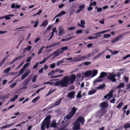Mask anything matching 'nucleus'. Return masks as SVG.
Wrapping results in <instances>:
<instances>
[{"label": "nucleus", "instance_id": "nucleus-16", "mask_svg": "<svg viewBox=\"0 0 130 130\" xmlns=\"http://www.w3.org/2000/svg\"><path fill=\"white\" fill-rule=\"evenodd\" d=\"M79 59L78 60L79 61L84 60L86 59H87V56L84 55L83 56H79Z\"/></svg>", "mask_w": 130, "mask_h": 130}, {"label": "nucleus", "instance_id": "nucleus-32", "mask_svg": "<svg viewBox=\"0 0 130 130\" xmlns=\"http://www.w3.org/2000/svg\"><path fill=\"white\" fill-rule=\"evenodd\" d=\"M98 73V71L96 70H93L92 72V76H95Z\"/></svg>", "mask_w": 130, "mask_h": 130}, {"label": "nucleus", "instance_id": "nucleus-22", "mask_svg": "<svg viewBox=\"0 0 130 130\" xmlns=\"http://www.w3.org/2000/svg\"><path fill=\"white\" fill-rule=\"evenodd\" d=\"M96 91V90L95 89L90 90L88 93V94L89 95L93 94Z\"/></svg>", "mask_w": 130, "mask_h": 130}, {"label": "nucleus", "instance_id": "nucleus-38", "mask_svg": "<svg viewBox=\"0 0 130 130\" xmlns=\"http://www.w3.org/2000/svg\"><path fill=\"white\" fill-rule=\"evenodd\" d=\"M60 44V43L57 42L56 43H53L51 45L52 47L59 45Z\"/></svg>", "mask_w": 130, "mask_h": 130}, {"label": "nucleus", "instance_id": "nucleus-18", "mask_svg": "<svg viewBox=\"0 0 130 130\" xmlns=\"http://www.w3.org/2000/svg\"><path fill=\"white\" fill-rule=\"evenodd\" d=\"M111 30V29H109V30H103V31H99V32H96V33H95L94 35H100V34H103V33H105V32H106L107 31H109L110 30Z\"/></svg>", "mask_w": 130, "mask_h": 130}, {"label": "nucleus", "instance_id": "nucleus-59", "mask_svg": "<svg viewBox=\"0 0 130 130\" xmlns=\"http://www.w3.org/2000/svg\"><path fill=\"white\" fill-rule=\"evenodd\" d=\"M9 95V94H8L7 95L4 96H3L2 97V99H3L4 100H5V99H6L8 97Z\"/></svg>", "mask_w": 130, "mask_h": 130}, {"label": "nucleus", "instance_id": "nucleus-33", "mask_svg": "<svg viewBox=\"0 0 130 130\" xmlns=\"http://www.w3.org/2000/svg\"><path fill=\"white\" fill-rule=\"evenodd\" d=\"M29 78H27L26 79L24 82V85H26L29 82Z\"/></svg>", "mask_w": 130, "mask_h": 130}, {"label": "nucleus", "instance_id": "nucleus-43", "mask_svg": "<svg viewBox=\"0 0 130 130\" xmlns=\"http://www.w3.org/2000/svg\"><path fill=\"white\" fill-rule=\"evenodd\" d=\"M95 54V53H91L88 54L87 55H86L87 56V59L88 58V57H90L92 56L94 54Z\"/></svg>", "mask_w": 130, "mask_h": 130}, {"label": "nucleus", "instance_id": "nucleus-3", "mask_svg": "<svg viewBox=\"0 0 130 130\" xmlns=\"http://www.w3.org/2000/svg\"><path fill=\"white\" fill-rule=\"evenodd\" d=\"M107 75V73L106 72H102L101 73L99 77L97 79L95 80L93 83L94 84L102 81V79H100L101 78H103Z\"/></svg>", "mask_w": 130, "mask_h": 130}, {"label": "nucleus", "instance_id": "nucleus-26", "mask_svg": "<svg viewBox=\"0 0 130 130\" xmlns=\"http://www.w3.org/2000/svg\"><path fill=\"white\" fill-rule=\"evenodd\" d=\"M124 86V84L123 83H120L118 86L117 87V88H119L120 89L121 88H123Z\"/></svg>", "mask_w": 130, "mask_h": 130}, {"label": "nucleus", "instance_id": "nucleus-61", "mask_svg": "<svg viewBox=\"0 0 130 130\" xmlns=\"http://www.w3.org/2000/svg\"><path fill=\"white\" fill-rule=\"evenodd\" d=\"M119 53V51H112V54L113 55H115L118 53Z\"/></svg>", "mask_w": 130, "mask_h": 130}, {"label": "nucleus", "instance_id": "nucleus-17", "mask_svg": "<svg viewBox=\"0 0 130 130\" xmlns=\"http://www.w3.org/2000/svg\"><path fill=\"white\" fill-rule=\"evenodd\" d=\"M62 100L61 98L58 101L56 102L54 104V106H56L59 105L61 103Z\"/></svg>", "mask_w": 130, "mask_h": 130}, {"label": "nucleus", "instance_id": "nucleus-50", "mask_svg": "<svg viewBox=\"0 0 130 130\" xmlns=\"http://www.w3.org/2000/svg\"><path fill=\"white\" fill-rule=\"evenodd\" d=\"M32 58V57L31 56L29 57L26 60V61L27 62H30L31 60V59Z\"/></svg>", "mask_w": 130, "mask_h": 130}, {"label": "nucleus", "instance_id": "nucleus-37", "mask_svg": "<svg viewBox=\"0 0 130 130\" xmlns=\"http://www.w3.org/2000/svg\"><path fill=\"white\" fill-rule=\"evenodd\" d=\"M28 121V120H27L26 121H24V122H22L21 123L19 124H18V125H16L15 126L16 127H17L18 126H19L20 127H22V125H21L22 124H24V123H25L27 121Z\"/></svg>", "mask_w": 130, "mask_h": 130}, {"label": "nucleus", "instance_id": "nucleus-53", "mask_svg": "<svg viewBox=\"0 0 130 130\" xmlns=\"http://www.w3.org/2000/svg\"><path fill=\"white\" fill-rule=\"evenodd\" d=\"M115 99L113 98L112 99H111L110 101V103H115V102L116 101Z\"/></svg>", "mask_w": 130, "mask_h": 130}, {"label": "nucleus", "instance_id": "nucleus-31", "mask_svg": "<svg viewBox=\"0 0 130 130\" xmlns=\"http://www.w3.org/2000/svg\"><path fill=\"white\" fill-rule=\"evenodd\" d=\"M105 87V85L104 84H103L102 85H100L99 87L97 88V89H103Z\"/></svg>", "mask_w": 130, "mask_h": 130}, {"label": "nucleus", "instance_id": "nucleus-39", "mask_svg": "<svg viewBox=\"0 0 130 130\" xmlns=\"http://www.w3.org/2000/svg\"><path fill=\"white\" fill-rule=\"evenodd\" d=\"M31 48L32 47L31 46L28 45L27 46L26 48L24 49V51H25L26 50H28V51H29Z\"/></svg>", "mask_w": 130, "mask_h": 130}, {"label": "nucleus", "instance_id": "nucleus-24", "mask_svg": "<svg viewBox=\"0 0 130 130\" xmlns=\"http://www.w3.org/2000/svg\"><path fill=\"white\" fill-rule=\"evenodd\" d=\"M14 16L13 14H9L5 15V19L6 20L10 19H11L10 17H13Z\"/></svg>", "mask_w": 130, "mask_h": 130}, {"label": "nucleus", "instance_id": "nucleus-34", "mask_svg": "<svg viewBox=\"0 0 130 130\" xmlns=\"http://www.w3.org/2000/svg\"><path fill=\"white\" fill-rule=\"evenodd\" d=\"M123 103L122 102L120 103L117 106V108L118 109L121 108L122 106L123 105Z\"/></svg>", "mask_w": 130, "mask_h": 130}, {"label": "nucleus", "instance_id": "nucleus-1", "mask_svg": "<svg viewBox=\"0 0 130 130\" xmlns=\"http://www.w3.org/2000/svg\"><path fill=\"white\" fill-rule=\"evenodd\" d=\"M51 117L50 115L47 116L41 123V130H45V127L47 129L49 127Z\"/></svg>", "mask_w": 130, "mask_h": 130}, {"label": "nucleus", "instance_id": "nucleus-41", "mask_svg": "<svg viewBox=\"0 0 130 130\" xmlns=\"http://www.w3.org/2000/svg\"><path fill=\"white\" fill-rule=\"evenodd\" d=\"M38 76L37 75H35L34 76L32 79V82H35L36 80V78Z\"/></svg>", "mask_w": 130, "mask_h": 130}, {"label": "nucleus", "instance_id": "nucleus-10", "mask_svg": "<svg viewBox=\"0 0 130 130\" xmlns=\"http://www.w3.org/2000/svg\"><path fill=\"white\" fill-rule=\"evenodd\" d=\"M30 72V70H28L26 71L25 73L22 75L21 77V79L22 80L24 79L28 75Z\"/></svg>", "mask_w": 130, "mask_h": 130}, {"label": "nucleus", "instance_id": "nucleus-2", "mask_svg": "<svg viewBox=\"0 0 130 130\" xmlns=\"http://www.w3.org/2000/svg\"><path fill=\"white\" fill-rule=\"evenodd\" d=\"M77 108L73 107L71 109V111L66 116L67 119H69L72 118L75 113Z\"/></svg>", "mask_w": 130, "mask_h": 130}, {"label": "nucleus", "instance_id": "nucleus-28", "mask_svg": "<svg viewBox=\"0 0 130 130\" xmlns=\"http://www.w3.org/2000/svg\"><path fill=\"white\" fill-rule=\"evenodd\" d=\"M82 91L80 90L78 91L76 95V98H80L82 97V95L81 94Z\"/></svg>", "mask_w": 130, "mask_h": 130}, {"label": "nucleus", "instance_id": "nucleus-11", "mask_svg": "<svg viewBox=\"0 0 130 130\" xmlns=\"http://www.w3.org/2000/svg\"><path fill=\"white\" fill-rule=\"evenodd\" d=\"M59 36H60L64 34V29L62 27H59Z\"/></svg>", "mask_w": 130, "mask_h": 130}, {"label": "nucleus", "instance_id": "nucleus-45", "mask_svg": "<svg viewBox=\"0 0 130 130\" xmlns=\"http://www.w3.org/2000/svg\"><path fill=\"white\" fill-rule=\"evenodd\" d=\"M68 49V48L67 46H63L61 47V49L62 50L65 51L67 50Z\"/></svg>", "mask_w": 130, "mask_h": 130}, {"label": "nucleus", "instance_id": "nucleus-58", "mask_svg": "<svg viewBox=\"0 0 130 130\" xmlns=\"http://www.w3.org/2000/svg\"><path fill=\"white\" fill-rule=\"evenodd\" d=\"M52 26L51 25H49L47 27V29H46V30L47 31H48L50 30L52 28Z\"/></svg>", "mask_w": 130, "mask_h": 130}, {"label": "nucleus", "instance_id": "nucleus-51", "mask_svg": "<svg viewBox=\"0 0 130 130\" xmlns=\"http://www.w3.org/2000/svg\"><path fill=\"white\" fill-rule=\"evenodd\" d=\"M10 68H8L5 70L4 72L5 73H7L9 72L10 71Z\"/></svg>", "mask_w": 130, "mask_h": 130}, {"label": "nucleus", "instance_id": "nucleus-12", "mask_svg": "<svg viewBox=\"0 0 130 130\" xmlns=\"http://www.w3.org/2000/svg\"><path fill=\"white\" fill-rule=\"evenodd\" d=\"M75 93V92L74 91H72L71 92L68 93L67 94L68 97L71 98H74V95Z\"/></svg>", "mask_w": 130, "mask_h": 130}, {"label": "nucleus", "instance_id": "nucleus-25", "mask_svg": "<svg viewBox=\"0 0 130 130\" xmlns=\"http://www.w3.org/2000/svg\"><path fill=\"white\" fill-rule=\"evenodd\" d=\"M40 97L39 96H38L34 98L32 101L31 102L32 103H34L36 102L39 99Z\"/></svg>", "mask_w": 130, "mask_h": 130}, {"label": "nucleus", "instance_id": "nucleus-27", "mask_svg": "<svg viewBox=\"0 0 130 130\" xmlns=\"http://www.w3.org/2000/svg\"><path fill=\"white\" fill-rule=\"evenodd\" d=\"M66 13V12L64 11H62L60 12L57 15V16L58 17L62 16Z\"/></svg>", "mask_w": 130, "mask_h": 130}, {"label": "nucleus", "instance_id": "nucleus-23", "mask_svg": "<svg viewBox=\"0 0 130 130\" xmlns=\"http://www.w3.org/2000/svg\"><path fill=\"white\" fill-rule=\"evenodd\" d=\"M113 90H112L110 91L109 93L107 94V95L109 97L108 99H109L110 98L113 97Z\"/></svg>", "mask_w": 130, "mask_h": 130}, {"label": "nucleus", "instance_id": "nucleus-47", "mask_svg": "<svg viewBox=\"0 0 130 130\" xmlns=\"http://www.w3.org/2000/svg\"><path fill=\"white\" fill-rule=\"evenodd\" d=\"M63 62V60L58 61L56 63V65H57V66H58L60 65V64H61V63H62Z\"/></svg>", "mask_w": 130, "mask_h": 130}, {"label": "nucleus", "instance_id": "nucleus-5", "mask_svg": "<svg viewBox=\"0 0 130 130\" xmlns=\"http://www.w3.org/2000/svg\"><path fill=\"white\" fill-rule=\"evenodd\" d=\"M100 106L101 110L104 111L105 110V109L108 107V105L107 103L104 101L101 103Z\"/></svg>", "mask_w": 130, "mask_h": 130}, {"label": "nucleus", "instance_id": "nucleus-7", "mask_svg": "<svg viewBox=\"0 0 130 130\" xmlns=\"http://www.w3.org/2000/svg\"><path fill=\"white\" fill-rule=\"evenodd\" d=\"M73 130H78L80 129L79 123L76 122L73 127Z\"/></svg>", "mask_w": 130, "mask_h": 130}, {"label": "nucleus", "instance_id": "nucleus-63", "mask_svg": "<svg viewBox=\"0 0 130 130\" xmlns=\"http://www.w3.org/2000/svg\"><path fill=\"white\" fill-rule=\"evenodd\" d=\"M69 89L70 90L74 89V87L73 86H71L69 87Z\"/></svg>", "mask_w": 130, "mask_h": 130}, {"label": "nucleus", "instance_id": "nucleus-9", "mask_svg": "<svg viewBox=\"0 0 130 130\" xmlns=\"http://www.w3.org/2000/svg\"><path fill=\"white\" fill-rule=\"evenodd\" d=\"M85 121V119L84 117H79L76 120V121L78 123L80 122L82 125L84 124V122Z\"/></svg>", "mask_w": 130, "mask_h": 130}, {"label": "nucleus", "instance_id": "nucleus-19", "mask_svg": "<svg viewBox=\"0 0 130 130\" xmlns=\"http://www.w3.org/2000/svg\"><path fill=\"white\" fill-rule=\"evenodd\" d=\"M61 86L62 87H67L68 85L62 80H61Z\"/></svg>", "mask_w": 130, "mask_h": 130}, {"label": "nucleus", "instance_id": "nucleus-54", "mask_svg": "<svg viewBox=\"0 0 130 130\" xmlns=\"http://www.w3.org/2000/svg\"><path fill=\"white\" fill-rule=\"evenodd\" d=\"M85 5L83 4L81 6L79 7V8L81 10V9H83L85 8Z\"/></svg>", "mask_w": 130, "mask_h": 130}, {"label": "nucleus", "instance_id": "nucleus-55", "mask_svg": "<svg viewBox=\"0 0 130 130\" xmlns=\"http://www.w3.org/2000/svg\"><path fill=\"white\" fill-rule=\"evenodd\" d=\"M50 67L52 68L53 69L55 67L56 64L55 63H53L52 64L50 65Z\"/></svg>", "mask_w": 130, "mask_h": 130}, {"label": "nucleus", "instance_id": "nucleus-6", "mask_svg": "<svg viewBox=\"0 0 130 130\" xmlns=\"http://www.w3.org/2000/svg\"><path fill=\"white\" fill-rule=\"evenodd\" d=\"M76 78V76L74 74H72L70 75L69 77H68V79L69 81L70 82L71 84H73L74 83Z\"/></svg>", "mask_w": 130, "mask_h": 130}, {"label": "nucleus", "instance_id": "nucleus-40", "mask_svg": "<svg viewBox=\"0 0 130 130\" xmlns=\"http://www.w3.org/2000/svg\"><path fill=\"white\" fill-rule=\"evenodd\" d=\"M104 52L100 53H99V54H98L97 55L95 56L94 58H93V59H95L96 58H97L99 57L102 54H103V53H104Z\"/></svg>", "mask_w": 130, "mask_h": 130}, {"label": "nucleus", "instance_id": "nucleus-4", "mask_svg": "<svg viewBox=\"0 0 130 130\" xmlns=\"http://www.w3.org/2000/svg\"><path fill=\"white\" fill-rule=\"evenodd\" d=\"M116 76V74L115 73L113 74L111 73H110L107 76V79L113 82H115L116 81V79L115 77Z\"/></svg>", "mask_w": 130, "mask_h": 130}, {"label": "nucleus", "instance_id": "nucleus-57", "mask_svg": "<svg viewBox=\"0 0 130 130\" xmlns=\"http://www.w3.org/2000/svg\"><path fill=\"white\" fill-rule=\"evenodd\" d=\"M53 82H47L44 83V84H49L50 85H52L53 84Z\"/></svg>", "mask_w": 130, "mask_h": 130}, {"label": "nucleus", "instance_id": "nucleus-44", "mask_svg": "<svg viewBox=\"0 0 130 130\" xmlns=\"http://www.w3.org/2000/svg\"><path fill=\"white\" fill-rule=\"evenodd\" d=\"M17 83H13L11 84L10 86V87L11 88H13L16 85Z\"/></svg>", "mask_w": 130, "mask_h": 130}, {"label": "nucleus", "instance_id": "nucleus-30", "mask_svg": "<svg viewBox=\"0 0 130 130\" xmlns=\"http://www.w3.org/2000/svg\"><path fill=\"white\" fill-rule=\"evenodd\" d=\"M124 127L125 129H127L130 127V124L129 123H127V124L124 125Z\"/></svg>", "mask_w": 130, "mask_h": 130}, {"label": "nucleus", "instance_id": "nucleus-36", "mask_svg": "<svg viewBox=\"0 0 130 130\" xmlns=\"http://www.w3.org/2000/svg\"><path fill=\"white\" fill-rule=\"evenodd\" d=\"M60 85H61V80L60 81H57L54 84V85L57 86H59Z\"/></svg>", "mask_w": 130, "mask_h": 130}, {"label": "nucleus", "instance_id": "nucleus-60", "mask_svg": "<svg viewBox=\"0 0 130 130\" xmlns=\"http://www.w3.org/2000/svg\"><path fill=\"white\" fill-rule=\"evenodd\" d=\"M52 32L54 33L56 32V33L57 32V31L56 29V27H54L52 29Z\"/></svg>", "mask_w": 130, "mask_h": 130}, {"label": "nucleus", "instance_id": "nucleus-35", "mask_svg": "<svg viewBox=\"0 0 130 130\" xmlns=\"http://www.w3.org/2000/svg\"><path fill=\"white\" fill-rule=\"evenodd\" d=\"M55 71L54 70H52L51 72H50L48 74L49 76H52L55 74Z\"/></svg>", "mask_w": 130, "mask_h": 130}, {"label": "nucleus", "instance_id": "nucleus-52", "mask_svg": "<svg viewBox=\"0 0 130 130\" xmlns=\"http://www.w3.org/2000/svg\"><path fill=\"white\" fill-rule=\"evenodd\" d=\"M62 76V75H54V76H52L51 77V78H56V77H61Z\"/></svg>", "mask_w": 130, "mask_h": 130}, {"label": "nucleus", "instance_id": "nucleus-13", "mask_svg": "<svg viewBox=\"0 0 130 130\" xmlns=\"http://www.w3.org/2000/svg\"><path fill=\"white\" fill-rule=\"evenodd\" d=\"M62 80L68 85L69 84V82L68 79V76H66L63 77Z\"/></svg>", "mask_w": 130, "mask_h": 130}, {"label": "nucleus", "instance_id": "nucleus-64", "mask_svg": "<svg viewBox=\"0 0 130 130\" xmlns=\"http://www.w3.org/2000/svg\"><path fill=\"white\" fill-rule=\"evenodd\" d=\"M43 72V68L42 67L41 68V69H40L39 71L38 72L39 73H42Z\"/></svg>", "mask_w": 130, "mask_h": 130}, {"label": "nucleus", "instance_id": "nucleus-48", "mask_svg": "<svg viewBox=\"0 0 130 130\" xmlns=\"http://www.w3.org/2000/svg\"><path fill=\"white\" fill-rule=\"evenodd\" d=\"M83 63L85 65L87 66L90 65L91 63L90 62H84Z\"/></svg>", "mask_w": 130, "mask_h": 130}, {"label": "nucleus", "instance_id": "nucleus-8", "mask_svg": "<svg viewBox=\"0 0 130 130\" xmlns=\"http://www.w3.org/2000/svg\"><path fill=\"white\" fill-rule=\"evenodd\" d=\"M123 35H120L118 37H115L112 39L111 42L112 43H114L118 41L122 37Z\"/></svg>", "mask_w": 130, "mask_h": 130}, {"label": "nucleus", "instance_id": "nucleus-56", "mask_svg": "<svg viewBox=\"0 0 130 130\" xmlns=\"http://www.w3.org/2000/svg\"><path fill=\"white\" fill-rule=\"evenodd\" d=\"M66 125H64V126L62 127L60 129H58V130H68L67 129H66Z\"/></svg>", "mask_w": 130, "mask_h": 130}, {"label": "nucleus", "instance_id": "nucleus-42", "mask_svg": "<svg viewBox=\"0 0 130 130\" xmlns=\"http://www.w3.org/2000/svg\"><path fill=\"white\" fill-rule=\"evenodd\" d=\"M44 46H43L39 50V51L38 52V54H39L40 53H41L42 52V51L43 49V48H44Z\"/></svg>", "mask_w": 130, "mask_h": 130}, {"label": "nucleus", "instance_id": "nucleus-29", "mask_svg": "<svg viewBox=\"0 0 130 130\" xmlns=\"http://www.w3.org/2000/svg\"><path fill=\"white\" fill-rule=\"evenodd\" d=\"M59 51V50H58L56 51H55L53 53V54H54L53 58H54L56 56H58L59 54L58 51Z\"/></svg>", "mask_w": 130, "mask_h": 130}, {"label": "nucleus", "instance_id": "nucleus-62", "mask_svg": "<svg viewBox=\"0 0 130 130\" xmlns=\"http://www.w3.org/2000/svg\"><path fill=\"white\" fill-rule=\"evenodd\" d=\"M24 69L22 68L21 69V70L19 71V73L20 75H21L24 72Z\"/></svg>", "mask_w": 130, "mask_h": 130}, {"label": "nucleus", "instance_id": "nucleus-49", "mask_svg": "<svg viewBox=\"0 0 130 130\" xmlns=\"http://www.w3.org/2000/svg\"><path fill=\"white\" fill-rule=\"evenodd\" d=\"M111 35L109 34H105L104 35L103 38H108L110 37Z\"/></svg>", "mask_w": 130, "mask_h": 130}, {"label": "nucleus", "instance_id": "nucleus-46", "mask_svg": "<svg viewBox=\"0 0 130 130\" xmlns=\"http://www.w3.org/2000/svg\"><path fill=\"white\" fill-rule=\"evenodd\" d=\"M35 63L36 64L34 66L33 68V69H36L39 64V63L38 62H36Z\"/></svg>", "mask_w": 130, "mask_h": 130}, {"label": "nucleus", "instance_id": "nucleus-15", "mask_svg": "<svg viewBox=\"0 0 130 130\" xmlns=\"http://www.w3.org/2000/svg\"><path fill=\"white\" fill-rule=\"evenodd\" d=\"M50 127H51L55 128L56 127V122L55 121L53 120L51 124Z\"/></svg>", "mask_w": 130, "mask_h": 130}, {"label": "nucleus", "instance_id": "nucleus-20", "mask_svg": "<svg viewBox=\"0 0 130 130\" xmlns=\"http://www.w3.org/2000/svg\"><path fill=\"white\" fill-rule=\"evenodd\" d=\"M48 23V21L47 20H46L44 21L42 24V25L43 27L46 26Z\"/></svg>", "mask_w": 130, "mask_h": 130}, {"label": "nucleus", "instance_id": "nucleus-14", "mask_svg": "<svg viewBox=\"0 0 130 130\" xmlns=\"http://www.w3.org/2000/svg\"><path fill=\"white\" fill-rule=\"evenodd\" d=\"M92 74V72L90 70H88L86 72L85 75L86 76L89 77Z\"/></svg>", "mask_w": 130, "mask_h": 130}, {"label": "nucleus", "instance_id": "nucleus-21", "mask_svg": "<svg viewBox=\"0 0 130 130\" xmlns=\"http://www.w3.org/2000/svg\"><path fill=\"white\" fill-rule=\"evenodd\" d=\"M80 55H79L76 57H75L73 58V59L72 60V61L73 62H75L76 61H79V60H78L79 59V56H80Z\"/></svg>", "mask_w": 130, "mask_h": 130}]
</instances>
